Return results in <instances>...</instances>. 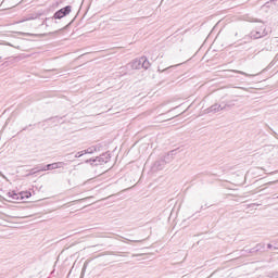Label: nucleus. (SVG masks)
Here are the masks:
<instances>
[{"mask_svg": "<svg viewBox=\"0 0 278 278\" xmlns=\"http://www.w3.org/2000/svg\"><path fill=\"white\" fill-rule=\"evenodd\" d=\"M173 155H175V150L168 152L167 156H165V160L164 161H157L154 166L159 169V170H162V168H164V164L170 162L168 161V157H172L173 159Z\"/></svg>", "mask_w": 278, "mask_h": 278, "instance_id": "nucleus-5", "label": "nucleus"}, {"mask_svg": "<svg viewBox=\"0 0 278 278\" xmlns=\"http://www.w3.org/2000/svg\"><path fill=\"white\" fill-rule=\"evenodd\" d=\"M139 62H141V68H144L147 71V68H149V66H151V63L149 62V59H147V56H141L139 59Z\"/></svg>", "mask_w": 278, "mask_h": 278, "instance_id": "nucleus-7", "label": "nucleus"}, {"mask_svg": "<svg viewBox=\"0 0 278 278\" xmlns=\"http://www.w3.org/2000/svg\"><path fill=\"white\" fill-rule=\"evenodd\" d=\"M78 201H86V199H80V200H78Z\"/></svg>", "mask_w": 278, "mask_h": 278, "instance_id": "nucleus-21", "label": "nucleus"}, {"mask_svg": "<svg viewBox=\"0 0 278 278\" xmlns=\"http://www.w3.org/2000/svg\"><path fill=\"white\" fill-rule=\"evenodd\" d=\"M232 73H238L239 75H244V77H249V74H247L242 71H232Z\"/></svg>", "mask_w": 278, "mask_h": 278, "instance_id": "nucleus-13", "label": "nucleus"}, {"mask_svg": "<svg viewBox=\"0 0 278 278\" xmlns=\"http://www.w3.org/2000/svg\"><path fill=\"white\" fill-rule=\"evenodd\" d=\"M275 173H277V172H271L270 175H275Z\"/></svg>", "mask_w": 278, "mask_h": 278, "instance_id": "nucleus-20", "label": "nucleus"}, {"mask_svg": "<svg viewBox=\"0 0 278 278\" xmlns=\"http://www.w3.org/2000/svg\"><path fill=\"white\" fill-rule=\"evenodd\" d=\"M84 154H81V151L80 152H77L76 154H75V157H81Z\"/></svg>", "mask_w": 278, "mask_h": 278, "instance_id": "nucleus-15", "label": "nucleus"}, {"mask_svg": "<svg viewBox=\"0 0 278 278\" xmlns=\"http://www.w3.org/2000/svg\"><path fill=\"white\" fill-rule=\"evenodd\" d=\"M277 199H278V195H277Z\"/></svg>", "mask_w": 278, "mask_h": 278, "instance_id": "nucleus-23", "label": "nucleus"}, {"mask_svg": "<svg viewBox=\"0 0 278 278\" xmlns=\"http://www.w3.org/2000/svg\"><path fill=\"white\" fill-rule=\"evenodd\" d=\"M64 166H66V163H64V162L51 163V164L46 165L43 168L39 169L38 172L55 170L58 168H64Z\"/></svg>", "mask_w": 278, "mask_h": 278, "instance_id": "nucleus-4", "label": "nucleus"}, {"mask_svg": "<svg viewBox=\"0 0 278 278\" xmlns=\"http://www.w3.org/2000/svg\"><path fill=\"white\" fill-rule=\"evenodd\" d=\"M268 184V186H270V185H273L274 182L273 181H269V182H267Z\"/></svg>", "mask_w": 278, "mask_h": 278, "instance_id": "nucleus-18", "label": "nucleus"}, {"mask_svg": "<svg viewBox=\"0 0 278 278\" xmlns=\"http://www.w3.org/2000/svg\"><path fill=\"white\" fill-rule=\"evenodd\" d=\"M64 14L59 10L56 11L52 17H47L45 23H58V21L64 18Z\"/></svg>", "mask_w": 278, "mask_h": 278, "instance_id": "nucleus-6", "label": "nucleus"}, {"mask_svg": "<svg viewBox=\"0 0 278 278\" xmlns=\"http://www.w3.org/2000/svg\"><path fill=\"white\" fill-rule=\"evenodd\" d=\"M261 247H262L261 244H257L255 248L250 249L249 253H257V251H260Z\"/></svg>", "mask_w": 278, "mask_h": 278, "instance_id": "nucleus-12", "label": "nucleus"}, {"mask_svg": "<svg viewBox=\"0 0 278 278\" xmlns=\"http://www.w3.org/2000/svg\"><path fill=\"white\" fill-rule=\"evenodd\" d=\"M134 242H142V240H135Z\"/></svg>", "mask_w": 278, "mask_h": 278, "instance_id": "nucleus-19", "label": "nucleus"}, {"mask_svg": "<svg viewBox=\"0 0 278 278\" xmlns=\"http://www.w3.org/2000/svg\"><path fill=\"white\" fill-rule=\"evenodd\" d=\"M8 197L10 198V201H18V194L15 193L14 191H10L8 193Z\"/></svg>", "mask_w": 278, "mask_h": 278, "instance_id": "nucleus-10", "label": "nucleus"}, {"mask_svg": "<svg viewBox=\"0 0 278 278\" xmlns=\"http://www.w3.org/2000/svg\"><path fill=\"white\" fill-rule=\"evenodd\" d=\"M96 151H97V146H92L86 150H83L81 155H87V154L92 155V153H94Z\"/></svg>", "mask_w": 278, "mask_h": 278, "instance_id": "nucleus-8", "label": "nucleus"}, {"mask_svg": "<svg viewBox=\"0 0 278 278\" xmlns=\"http://www.w3.org/2000/svg\"><path fill=\"white\" fill-rule=\"evenodd\" d=\"M175 66H179V64L175 65Z\"/></svg>", "mask_w": 278, "mask_h": 278, "instance_id": "nucleus-22", "label": "nucleus"}, {"mask_svg": "<svg viewBox=\"0 0 278 278\" xmlns=\"http://www.w3.org/2000/svg\"><path fill=\"white\" fill-rule=\"evenodd\" d=\"M267 249H273V244L268 243Z\"/></svg>", "mask_w": 278, "mask_h": 278, "instance_id": "nucleus-17", "label": "nucleus"}, {"mask_svg": "<svg viewBox=\"0 0 278 278\" xmlns=\"http://www.w3.org/2000/svg\"><path fill=\"white\" fill-rule=\"evenodd\" d=\"M268 277H270V278H278V271L270 273L268 275Z\"/></svg>", "mask_w": 278, "mask_h": 278, "instance_id": "nucleus-14", "label": "nucleus"}, {"mask_svg": "<svg viewBox=\"0 0 278 278\" xmlns=\"http://www.w3.org/2000/svg\"><path fill=\"white\" fill-rule=\"evenodd\" d=\"M86 164H90V162H97L96 163V166H99V164H108V162H110V154L105 153V154H102L100 156H97L96 159H89L87 161H85Z\"/></svg>", "mask_w": 278, "mask_h": 278, "instance_id": "nucleus-2", "label": "nucleus"}, {"mask_svg": "<svg viewBox=\"0 0 278 278\" xmlns=\"http://www.w3.org/2000/svg\"><path fill=\"white\" fill-rule=\"evenodd\" d=\"M227 108H231V104H218L215 103L207 109L208 114H216V112H223V110H227Z\"/></svg>", "mask_w": 278, "mask_h": 278, "instance_id": "nucleus-3", "label": "nucleus"}, {"mask_svg": "<svg viewBox=\"0 0 278 278\" xmlns=\"http://www.w3.org/2000/svg\"><path fill=\"white\" fill-rule=\"evenodd\" d=\"M72 10H73V7L66 5L65 8H62L59 11H61L65 16H68V14H71Z\"/></svg>", "mask_w": 278, "mask_h": 278, "instance_id": "nucleus-9", "label": "nucleus"}, {"mask_svg": "<svg viewBox=\"0 0 278 278\" xmlns=\"http://www.w3.org/2000/svg\"><path fill=\"white\" fill-rule=\"evenodd\" d=\"M250 36L254 40H260V38H265V36H268L266 24L261 23L258 26L255 27L254 30L251 31Z\"/></svg>", "mask_w": 278, "mask_h": 278, "instance_id": "nucleus-1", "label": "nucleus"}, {"mask_svg": "<svg viewBox=\"0 0 278 278\" xmlns=\"http://www.w3.org/2000/svg\"><path fill=\"white\" fill-rule=\"evenodd\" d=\"M132 68H142V62H140V59H136L134 62H132Z\"/></svg>", "mask_w": 278, "mask_h": 278, "instance_id": "nucleus-11", "label": "nucleus"}, {"mask_svg": "<svg viewBox=\"0 0 278 278\" xmlns=\"http://www.w3.org/2000/svg\"><path fill=\"white\" fill-rule=\"evenodd\" d=\"M168 68H173V66H169V67L163 70L162 73H166V71H168Z\"/></svg>", "mask_w": 278, "mask_h": 278, "instance_id": "nucleus-16", "label": "nucleus"}]
</instances>
